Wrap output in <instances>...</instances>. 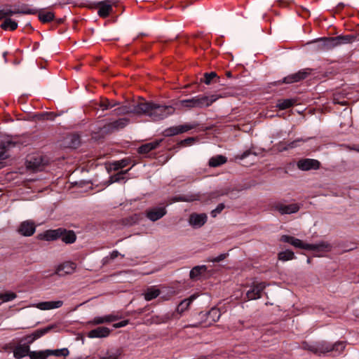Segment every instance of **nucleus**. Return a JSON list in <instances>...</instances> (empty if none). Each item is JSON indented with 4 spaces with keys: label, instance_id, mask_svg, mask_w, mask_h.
Listing matches in <instances>:
<instances>
[{
    "label": "nucleus",
    "instance_id": "nucleus-13",
    "mask_svg": "<svg viewBox=\"0 0 359 359\" xmlns=\"http://www.w3.org/2000/svg\"><path fill=\"white\" fill-rule=\"evenodd\" d=\"M297 168L304 171L318 170L320 167L319 161L313 158H302L297 161Z\"/></svg>",
    "mask_w": 359,
    "mask_h": 359
},
{
    "label": "nucleus",
    "instance_id": "nucleus-9",
    "mask_svg": "<svg viewBox=\"0 0 359 359\" xmlns=\"http://www.w3.org/2000/svg\"><path fill=\"white\" fill-rule=\"evenodd\" d=\"M53 327L54 325H49L44 328L36 330L32 334L22 337L20 341L25 345H29V346L30 344H32L36 339L49 332Z\"/></svg>",
    "mask_w": 359,
    "mask_h": 359
},
{
    "label": "nucleus",
    "instance_id": "nucleus-36",
    "mask_svg": "<svg viewBox=\"0 0 359 359\" xmlns=\"http://www.w3.org/2000/svg\"><path fill=\"white\" fill-rule=\"evenodd\" d=\"M0 147V160H4L8 158V155L6 154V149L10 148L11 147L15 146V143L11 141H7L5 142L1 143Z\"/></svg>",
    "mask_w": 359,
    "mask_h": 359
},
{
    "label": "nucleus",
    "instance_id": "nucleus-7",
    "mask_svg": "<svg viewBox=\"0 0 359 359\" xmlns=\"http://www.w3.org/2000/svg\"><path fill=\"white\" fill-rule=\"evenodd\" d=\"M312 72L313 69L310 68L303 69L297 73L292 74L284 77L282 81H278V83L287 84L297 83L307 78V76H309Z\"/></svg>",
    "mask_w": 359,
    "mask_h": 359
},
{
    "label": "nucleus",
    "instance_id": "nucleus-52",
    "mask_svg": "<svg viewBox=\"0 0 359 359\" xmlns=\"http://www.w3.org/2000/svg\"><path fill=\"white\" fill-rule=\"evenodd\" d=\"M88 323L89 325H93L103 324V323H104V317H99V316L95 317L93 320H90Z\"/></svg>",
    "mask_w": 359,
    "mask_h": 359
},
{
    "label": "nucleus",
    "instance_id": "nucleus-5",
    "mask_svg": "<svg viewBox=\"0 0 359 359\" xmlns=\"http://www.w3.org/2000/svg\"><path fill=\"white\" fill-rule=\"evenodd\" d=\"M36 8H31L28 7V5L23 4L20 8H15L12 10L10 6L6 5L4 6H0V20L6 19L14 14H24V15H35L37 13Z\"/></svg>",
    "mask_w": 359,
    "mask_h": 359
},
{
    "label": "nucleus",
    "instance_id": "nucleus-19",
    "mask_svg": "<svg viewBox=\"0 0 359 359\" xmlns=\"http://www.w3.org/2000/svg\"><path fill=\"white\" fill-rule=\"evenodd\" d=\"M197 294H193L189 297L182 300L177 306L176 311L175 312L177 316L180 317L182 313L188 310L192 302L198 297Z\"/></svg>",
    "mask_w": 359,
    "mask_h": 359
},
{
    "label": "nucleus",
    "instance_id": "nucleus-11",
    "mask_svg": "<svg viewBox=\"0 0 359 359\" xmlns=\"http://www.w3.org/2000/svg\"><path fill=\"white\" fill-rule=\"evenodd\" d=\"M266 287L264 282L254 283L250 290L246 292V297L248 300H255L262 297V292Z\"/></svg>",
    "mask_w": 359,
    "mask_h": 359
},
{
    "label": "nucleus",
    "instance_id": "nucleus-49",
    "mask_svg": "<svg viewBox=\"0 0 359 359\" xmlns=\"http://www.w3.org/2000/svg\"><path fill=\"white\" fill-rule=\"evenodd\" d=\"M29 165H28V167L33 169V170H39L40 168V166H41V159H37L36 158H31L29 161Z\"/></svg>",
    "mask_w": 359,
    "mask_h": 359
},
{
    "label": "nucleus",
    "instance_id": "nucleus-3",
    "mask_svg": "<svg viewBox=\"0 0 359 359\" xmlns=\"http://www.w3.org/2000/svg\"><path fill=\"white\" fill-rule=\"evenodd\" d=\"M356 39L354 34L339 35L334 37L320 39V47L323 50H329L341 45L351 43Z\"/></svg>",
    "mask_w": 359,
    "mask_h": 359
},
{
    "label": "nucleus",
    "instance_id": "nucleus-64",
    "mask_svg": "<svg viewBox=\"0 0 359 359\" xmlns=\"http://www.w3.org/2000/svg\"><path fill=\"white\" fill-rule=\"evenodd\" d=\"M176 201H186V199H185V198H184L183 197L180 196V197H178V198L176 199Z\"/></svg>",
    "mask_w": 359,
    "mask_h": 359
},
{
    "label": "nucleus",
    "instance_id": "nucleus-35",
    "mask_svg": "<svg viewBox=\"0 0 359 359\" xmlns=\"http://www.w3.org/2000/svg\"><path fill=\"white\" fill-rule=\"evenodd\" d=\"M18 22L10 18H7L4 20L3 23L0 25V27L4 30L14 31L18 28Z\"/></svg>",
    "mask_w": 359,
    "mask_h": 359
},
{
    "label": "nucleus",
    "instance_id": "nucleus-22",
    "mask_svg": "<svg viewBox=\"0 0 359 359\" xmlns=\"http://www.w3.org/2000/svg\"><path fill=\"white\" fill-rule=\"evenodd\" d=\"M63 305V302L61 300L41 302L36 305V307L40 310H50L57 309Z\"/></svg>",
    "mask_w": 359,
    "mask_h": 359
},
{
    "label": "nucleus",
    "instance_id": "nucleus-57",
    "mask_svg": "<svg viewBox=\"0 0 359 359\" xmlns=\"http://www.w3.org/2000/svg\"><path fill=\"white\" fill-rule=\"evenodd\" d=\"M128 324V320H125L121 321L119 323H114L113 325V327L114 328H120V327H123L126 326Z\"/></svg>",
    "mask_w": 359,
    "mask_h": 359
},
{
    "label": "nucleus",
    "instance_id": "nucleus-12",
    "mask_svg": "<svg viewBox=\"0 0 359 359\" xmlns=\"http://www.w3.org/2000/svg\"><path fill=\"white\" fill-rule=\"evenodd\" d=\"M273 209L281 215H290L297 212L300 209V205L297 203L285 205L282 203H276L273 205Z\"/></svg>",
    "mask_w": 359,
    "mask_h": 359
},
{
    "label": "nucleus",
    "instance_id": "nucleus-38",
    "mask_svg": "<svg viewBox=\"0 0 359 359\" xmlns=\"http://www.w3.org/2000/svg\"><path fill=\"white\" fill-rule=\"evenodd\" d=\"M48 356L47 349L44 351H31L29 354L30 359H46Z\"/></svg>",
    "mask_w": 359,
    "mask_h": 359
},
{
    "label": "nucleus",
    "instance_id": "nucleus-30",
    "mask_svg": "<svg viewBox=\"0 0 359 359\" xmlns=\"http://www.w3.org/2000/svg\"><path fill=\"white\" fill-rule=\"evenodd\" d=\"M161 294L160 290L154 286L149 287L144 293L145 300L151 301L156 299Z\"/></svg>",
    "mask_w": 359,
    "mask_h": 359
},
{
    "label": "nucleus",
    "instance_id": "nucleus-26",
    "mask_svg": "<svg viewBox=\"0 0 359 359\" xmlns=\"http://www.w3.org/2000/svg\"><path fill=\"white\" fill-rule=\"evenodd\" d=\"M201 314L203 316H206L209 325L218 321L221 315L219 310L217 308H212L206 313H201Z\"/></svg>",
    "mask_w": 359,
    "mask_h": 359
},
{
    "label": "nucleus",
    "instance_id": "nucleus-63",
    "mask_svg": "<svg viewBox=\"0 0 359 359\" xmlns=\"http://www.w3.org/2000/svg\"><path fill=\"white\" fill-rule=\"evenodd\" d=\"M55 117V115L53 113V116H46V119H47V120H54Z\"/></svg>",
    "mask_w": 359,
    "mask_h": 359
},
{
    "label": "nucleus",
    "instance_id": "nucleus-62",
    "mask_svg": "<svg viewBox=\"0 0 359 359\" xmlns=\"http://www.w3.org/2000/svg\"><path fill=\"white\" fill-rule=\"evenodd\" d=\"M352 150H354L355 151H358L359 152V145H354L352 148H351Z\"/></svg>",
    "mask_w": 359,
    "mask_h": 359
},
{
    "label": "nucleus",
    "instance_id": "nucleus-23",
    "mask_svg": "<svg viewBox=\"0 0 359 359\" xmlns=\"http://www.w3.org/2000/svg\"><path fill=\"white\" fill-rule=\"evenodd\" d=\"M172 318L179 319L180 317L177 316L175 313H167L163 315L153 316L151 317L152 322L156 324L167 323Z\"/></svg>",
    "mask_w": 359,
    "mask_h": 359
},
{
    "label": "nucleus",
    "instance_id": "nucleus-50",
    "mask_svg": "<svg viewBox=\"0 0 359 359\" xmlns=\"http://www.w3.org/2000/svg\"><path fill=\"white\" fill-rule=\"evenodd\" d=\"M138 220V216L137 215H134L129 217L125 218L123 219V224L125 225L132 226L135 224Z\"/></svg>",
    "mask_w": 359,
    "mask_h": 359
},
{
    "label": "nucleus",
    "instance_id": "nucleus-18",
    "mask_svg": "<svg viewBox=\"0 0 359 359\" xmlns=\"http://www.w3.org/2000/svg\"><path fill=\"white\" fill-rule=\"evenodd\" d=\"M166 212L165 207H155L147 210L146 216L149 220L156 222L165 215Z\"/></svg>",
    "mask_w": 359,
    "mask_h": 359
},
{
    "label": "nucleus",
    "instance_id": "nucleus-41",
    "mask_svg": "<svg viewBox=\"0 0 359 359\" xmlns=\"http://www.w3.org/2000/svg\"><path fill=\"white\" fill-rule=\"evenodd\" d=\"M128 172V170L121 171L115 175L110 176L109 183L119 182L125 179L124 175Z\"/></svg>",
    "mask_w": 359,
    "mask_h": 359
},
{
    "label": "nucleus",
    "instance_id": "nucleus-17",
    "mask_svg": "<svg viewBox=\"0 0 359 359\" xmlns=\"http://www.w3.org/2000/svg\"><path fill=\"white\" fill-rule=\"evenodd\" d=\"M208 217L205 213H192L189 218V223L194 228H200L203 226L207 222Z\"/></svg>",
    "mask_w": 359,
    "mask_h": 359
},
{
    "label": "nucleus",
    "instance_id": "nucleus-32",
    "mask_svg": "<svg viewBox=\"0 0 359 359\" xmlns=\"http://www.w3.org/2000/svg\"><path fill=\"white\" fill-rule=\"evenodd\" d=\"M36 13H39V20L43 23H48L54 20L55 15L53 12H43V10H38Z\"/></svg>",
    "mask_w": 359,
    "mask_h": 359
},
{
    "label": "nucleus",
    "instance_id": "nucleus-31",
    "mask_svg": "<svg viewBox=\"0 0 359 359\" xmlns=\"http://www.w3.org/2000/svg\"><path fill=\"white\" fill-rule=\"evenodd\" d=\"M227 158L222 155H217L210 158L208 165L210 167L216 168L224 164Z\"/></svg>",
    "mask_w": 359,
    "mask_h": 359
},
{
    "label": "nucleus",
    "instance_id": "nucleus-51",
    "mask_svg": "<svg viewBox=\"0 0 359 359\" xmlns=\"http://www.w3.org/2000/svg\"><path fill=\"white\" fill-rule=\"evenodd\" d=\"M225 205L224 203H219L217 205L215 209L212 210L210 212V215L212 217H216L217 215L222 212V211L224 209Z\"/></svg>",
    "mask_w": 359,
    "mask_h": 359
},
{
    "label": "nucleus",
    "instance_id": "nucleus-33",
    "mask_svg": "<svg viewBox=\"0 0 359 359\" xmlns=\"http://www.w3.org/2000/svg\"><path fill=\"white\" fill-rule=\"evenodd\" d=\"M60 238L67 244H72L75 242L76 236L73 231H67L65 229V231L62 233Z\"/></svg>",
    "mask_w": 359,
    "mask_h": 359
},
{
    "label": "nucleus",
    "instance_id": "nucleus-4",
    "mask_svg": "<svg viewBox=\"0 0 359 359\" xmlns=\"http://www.w3.org/2000/svg\"><path fill=\"white\" fill-rule=\"evenodd\" d=\"M301 347L304 350L309 351L318 355H321L330 352L331 344L326 341H303Z\"/></svg>",
    "mask_w": 359,
    "mask_h": 359
},
{
    "label": "nucleus",
    "instance_id": "nucleus-59",
    "mask_svg": "<svg viewBox=\"0 0 359 359\" xmlns=\"http://www.w3.org/2000/svg\"><path fill=\"white\" fill-rule=\"evenodd\" d=\"M251 154L255 155V153L252 152L251 150H247V151H244L242 154H241V156H239V158L241 160H243Z\"/></svg>",
    "mask_w": 359,
    "mask_h": 359
},
{
    "label": "nucleus",
    "instance_id": "nucleus-10",
    "mask_svg": "<svg viewBox=\"0 0 359 359\" xmlns=\"http://www.w3.org/2000/svg\"><path fill=\"white\" fill-rule=\"evenodd\" d=\"M129 123L130 118L126 117L120 118L114 121L105 124L103 129L105 132L111 133L124 128Z\"/></svg>",
    "mask_w": 359,
    "mask_h": 359
},
{
    "label": "nucleus",
    "instance_id": "nucleus-42",
    "mask_svg": "<svg viewBox=\"0 0 359 359\" xmlns=\"http://www.w3.org/2000/svg\"><path fill=\"white\" fill-rule=\"evenodd\" d=\"M217 77V74L215 72H211L209 73H205L203 77L201 79V82L205 83L206 85H210L214 79Z\"/></svg>",
    "mask_w": 359,
    "mask_h": 359
},
{
    "label": "nucleus",
    "instance_id": "nucleus-58",
    "mask_svg": "<svg viewBox=\"0 0 359 359\" xmlns=\"http://www.w3.org/2000/svg\"><path fill=\"white\" fill-rule=\"evenodd\" d=\"M53 116V112H44V113H41V114L36 115V117L38 118L39 120H45L46 116Z\"/></svg>",
    "mask_w": 359,
    "mask_h": 359
},
{
    "label": "nucleus",
    "instance_id": "nucleus-46",
    "mask_svg": "<svg viewBox=\"0 0 359 359\" xmlns=\"http://www.w3.org/2000/svg\"><path fill=\"white\" fill-rule=\"evenodd\" d=\"M345 348V344L343 341H338L333 344H331V351H335L338 354H340Z\"/></svg>",
    "mask_w": 359,
    "mask_h": 359
},
{
    "label": "nucleus",
    "instance_id": "nucleus-28",
    "mask_svg": "<svg viewBox=\"0 0 359 359\" xmlns=\"http://www.w3.org/2000/svg\"><path fill=\"white\" fill-rule=\"evenodd\" d=\"M307 140H304L302 138H298L294 141H292L289 143H286V142H280L279 144H278V149L281 151H286V150H288L290 149H294L297 147L299 146V142H306Z\"/></svg>",
    "mask_w": 359,
    "mask_h": 359
},
{
    "label": "nucleus",
    "instance_id": "nucleus-53",
    "mask_svg": "<svg viewBox=\"0 0 359 359\" xmlns=\"http://www.w3.org/2000/svg\"><path fill=\"white\" fill-rule=\"evenodd\" d=\"M294 239H295L294 237L288 236V235H283L280 237V241L284 242V243H287L291 245L293 243Z\"/></svg>",
    "mask_w": 359,
    "mask_h": 359
},
{
    "label": "nucleus",
    "instance_id": "nucleus-40",
    "mask_svg": "<svg viewBox=\"0 0 359 359\" xmlns=\"http://www.w3.org/2000/svg\"><path fill=\"white\" fill-rule=\"evenodd\" d=\"M47 351H48L49 356L54 355L56 357L60 356H67L69 353V350L67 348H63L61 349H55V350H50L47 349Z\"/></svg>",
    "mask_w": 359,
    "mask_h": 359
},
{
    "label": "nucleus",
    "instance_id": "nucleus-43",
    "mask_svg": "<svg viewBox=\"0 0 359 359\" xmlns=\"http://www.w3.org/2000/svg\"><path fill=\"white\" fill-rule=\"evenodd\" d=\"M180 134L179 130V126H172L166 128L163 132V135L165 137H172Z\"/></svg>",
    "mask_w": 359,
    "mask_h": 359
},
{
    "label": "nucleus",
    "instance_id": "nucleus-27",
    "mask_svg": "<svg viewBox=\"0 0 359 359\" xmlns=\"http://www.w3.org/2000/svg\"><path fill=\"white\" fill-rule=\"evenodd\" d=\"M76 268V264L73 262H66L58 266L56 271V273L59 276L63 275L62 271H64L65 273L69 274L72 273Z\"/></svg>",
    "mask_w": 359,
    "mask_h": 359
},
{
    "label": "nucleus",
    "instance_id": "nucleus-44",
    "mask_svg": "<svg viewBox=\"0 0 359 359\" xmlns=\"http://www.w3.org/2000/svg\"><path fill=\"white\" fill-rule=\"evenodd\" d=\"M130 158H123L121 161H115L114 163V170H117L119 169H122L126 166H128L130 163Z\"/></svg>",
    "mask_w": 359,
    "mask_h": 359
},
{
    "label": "nucleus",
    "instance_id": "nucleus-47",
    "mask_svg": "<svg viewBox=\"0 0 359 359\" xmlns=\"http://www.w3.org/2000/svg\"><path fill=\"white\" fill-rule=\"evenodd\" d=\"M237 191L233 189H231L230 188H226L223 190L218 191L217 196H225L229 195L231 198H235L237 197Z\"/></svg>",
    "mask_w": 359,
    "mask_h": 359
},
{
    "label": "nucleus",
    "instance_id": "nucleus-29",
    "mask_svg": "<svg viewBox=\"0 0 359 359\" xmlns=\"http://www.w3.org/2000/svg\"><path fill=\"white\" fill-rule=\"evenodd\" d=\"M206 271L207 266L205 265L196 266L190 271L189 277L192 280L198 279Z\"/></svg>",
    "mask_w": 359,
    "mask_h": 359
},
{
    "label": "nucleus",
    "instance_id": "nucleus-56",
    "mask_svg": "<svg viewBox=\"0 0 359 359\" xmlns=\"http://www.w3.org/2000/svg\"><path fill=\"white\" fill-rule=\"evenodd\" d=\"M194 137H187L183 140H181L180 144L182 146L190 145L194 142Z\"/></svg>",
    "mask_w": 359,
    "mask_h": 359
},
{
    "label": "nucleus",
    "instance_id": "nucleus-34",
    "mask_svg": "<svg viewBox=\"0 0 359 359\" xmlns=\"http://www.w3.org/2000/svg\"><path fill=\"white\" fill-rule=\"evenodd\" d=\"M119 105V102L107 98L102 99L100 102V107L102 109V110L109 109Z\"/></svg>",
    "mask_w": 359,
    "mask_h": 359
},
{
    "label": "nucleus",
    "instance_id": "nucleus-2",
    "mask_svg": "<svg viewBox=\"0 0 359 359\" xmlns=\"http://www.w3.org/2000/svg\"><path fill=\"white\" fill-rule=\"evenodd\" d=\"M217 99L218 97L215 95L210 96L200 95L190 99L180 100L177 104L179 107L187 109L203 108L210 106Z\"/></svg>",
    "mask_w": 359,
    "mask_h": 359
},
{
    "label": "nucleus",
    "instance_id": "nucleus-55",
    "mask_svg": "<svg viewBox=\"0 0 359 359\" xmlns=\"http://www.w3.org/2000/svg\"><path fill=\"white\" fill-rule=\"evenodd\" d=\"M119 319L118 316L115 315H107L104 316V323L114 322Z\"/></svg>",
    "mask_w": 359,
    "mask_h": 359
},
{
    "label": "nucleus",
    "instance_id": "nucleus-60",
    "mask_svg": "<svg viewBox=\"0 0 359 359\" xmlns=\"http://www.w3.org/2000/svg\"><path fill=\"white\" fill-rule=\"evenodd\" d=\"M118 255H120V253L117 250H113L109 255L110 259H116Z\"/></svg>",
    "mask_w": 359,
    "mask_h": 359
},
{
    "label": "nucleus",
    "instance_id": "nucleus-15",
    "mask_svg": "<svg viewBox=\"0 0 359 359\" xmlns=\"http://www.w3.org/2000/svg\"><path fill=\"white\" fill-rule=\"evenodd\" d=\"M36 231V226L34 222L31 220H26L22 222L18 229V232L26 237L32 236Z\"/></svg>",
    "mask_w": 359,
    "mask_h": 359
},
{
    "label": "nucleus",
    "instance_id": "nucleus-39",
    "mask_svg": "<svg viewBox=\"0 0 359 359\" xmlns=\"http://www.w3.org/2000/svg\"><path fill=\"white\" fill-rule=\"evenodd\" d=\"M278 256V259L283 262L292 260L295 257L294 252L290 250L280 252Z\"/></svg>",
    "mask_w": 359,
    "mask_h": 359
},
{
    "label": "nucleus",
    "instance_id": "nucleus-61",
    "mask_svg": "<svg viewBox=\"0 0 359 359\" xmlns=\"http://www.w3.org/2000/svg\"><path fill=\"white\" fill-rule=\"evenodd\" d=\"M101 359H118V356L116 355H110L107 357H103Z\"/></svg>",
    "mask_w": 359,
    "mask_h": 359
},
{
    "label": "nucleus",
    "instance_id": "nucleus-37",
    "mask_svg": "<svg viewBox=\"0 0 359 359\" xmlns=\"http://www.w3.org/2000/svg\"><path fill=\"white\" fill-rule=\"evenodd\" d=\"M295 102L296 100L294 99H285L278 100L276 104V107L280 110H285L292 107Z\"/></svg>",
    "mask_w": 359,
    "mask_h": 359
},
{
    "label": "nucleus",
    "instance_id": "nucleus-45",
    "mask_svg": "<svg viewBox=\"0 0 359 359\" xmlns=\"http://www.w3.org/2000/svg\"><path fill=\"white\" fill-rule=\"evenodd\" d=\"M198 123L197 122H194L192 123H185L183 125L178 126H179V130L180 134L187 132L191 129L196 128L197 126H198Z\"/></svg>",
    "mask_w": 359,
    "mask_h": 359
},
{
    "label": "nucleus",
    "instance_id": "nucleus-1",
    "mask_svg": "<svg viewBox=\"0 0 359 359\" xmlns=\"http://www.w3.org/2000/svg\"><path fill=\"white\" fill-rule=\"evenodd\" d=\"M140 115H146L153 121H157L167 118L174 114L175 108L172 105H163L144 100L140 101Z\"/></svg>",
    "mask_w": 359,
    "mask_h": 359
},
{
    "label": "nucleus",
    "instance_id": "nucleus-6",
    "mask_svg": "<svg viewBox=\"0 0 359 359\" xmlns=\"http://www.w3.org/2000/svg\"><path fill=\"white\" fill-rule=\"evenodd\" d=\"M139 107H140V101L133 102V104H123L115 108L111 114L116 116H123L128 114L140 115L141 111L139 109Z\"/></svg>",
    "mask_w": 359,
    "mask_h": 359
},
{
    "label": "nucleus",
    "instance_id": "nucleus-24",
    "mask_svg": "<svg viewBox=\"0 0 359 359\" xmlns=\"http://www.w3.org/2000/svg\"><path fill=\"white\" fill-rule=\"evenodd\" d=\"M81 143L80 136L78 134L68 135L65 139V144L67 147L76 149Z\"/></svg>",
    "mask_w": 359,
    "mask_h": 359
},
{
    "label": "nucleus",
    "instance_id": "nucleus-54",
    "mask_svg": "<svg viewBox=\"0 0 359 359\" xmlns=\"http://www.w3.org/2000/svg\"><path fill=\"white\" fill-rule=\"evenodd\" d=\"M227 256H228V253H222L216 257L210 259L209 261L212 262H219L224 260V259H226Z\"/></svg>",
    "mask_w": 359,
    "mask_h": 359
},
{
    "label": "nucleus",
    "instance_id": "nucleus-21",
    "mask_svg": "<svg viewBox=\"0 0 359 359\" xmlns=\"http://www.w3.org/2000/svg\"><path fill=\"white\" fill-rule=\"evenodd\" d=\"M13 355L17 359L22 358L26 355H29L31 352L29 345H25L20 341L13 348Z\"/></svg>",
    "mask_w": 359,
    "mask_h": 359
},
{
    "label": "nucleus",
    "instance_id": "nucleus-20",
    "mask_svg": "<svg viewBox=\"0 0 359 359\" xmlns=\"http://www.w3.org/2000/svg\"><path fill=\"white\" fill-rule=\"evenodd\" d=\"M111 331L107 327H98L88 332L87 336L89 338H105L110 334Z\"/></svg>",
    "mask_w": 359,
    "mask_h": 359
},
{
    "label": "nucleus",
    "instance_id": "nucleus-8",
    "mask_svg": "<svg viewBox=\"0 0 359 359\" xmlns=\"http://www.w3.org/2000/svg\"><path fill=\"white\" fill-rule=\"evenodd\" d=\"M292 245L297 248L310 251H320L327 249L330 247L329 244L324 242L318 244H309L304 243L302 241L297 238H295Z\"/></svg>",
    "mask_w": 359,
    "mask_h": 359
},
{
    "label": "nucleus",
    "instance_id": "nucleus-25",
    "mask_svg": "<svg viewBox=\"0 0 359 359\" xmlns=\"http://www.w3.org/2000/svg\"><path fill=\"white\" fill-rule=\"evenodd\" d=\"M161 141L162 140H156L142 144L138 148V153L142 154H148L149 151L156 149L159 146Z\"/></svg>",
    "mask_w": 359,
    "mask_h": 359
},
{
    "label": "nucleus",
    "instance_id": "nucleus-48",
    "mask_svg": "<svg viewBox=\"0 0 359 359\" xmlns=\"http://www.w3.org/2000/svg\"><path fill=\"white\" fill-rule=\"evenodd\" d=\"M17 297V294L12 292H7L5 293L0 294V299L4 302H10L15 299Z\"/></svg>",
    "mask_w": 359,
    "mask_h": 359
},
{
    "label": "nucleus",
    "instance_id": "nucleus-16",
    "mask_svg": "<svg viewBox=\"0 0 359 359\" xmlns=\"http://www.w3.org/2000/svg\"><path fill=\"white\" fill-rule=\"evenodd\" d=\"M114 0H104L98 1L97 6H99L97 14L101 18H107L112 11L111 4H114Z\"/></svg>",
    "mask_w": 359,
    "mask_h": 359
},
{
    "label": "nucleus",
    "instance_id": "nucleus-14",
    "mask_svg": "<svg viewBox=\"0 0 359 359\" xmlns=\"http://www.w3.org/2000/svg\"><path fill=\"white\" fill-rule=\"evenodd\" d=\"M65 231V229L58 228L57 229H50L44 231L43 233H39L37 236V238L41 241H55L62 236V233Z\"/></svg>",
    "mask_w": 359,
    "mask_h": 359
}]
</instances>
